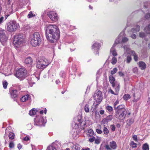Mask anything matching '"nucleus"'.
Wrapping results in <instances>:
<instances>
[{"label":"nucleus","instance_id":"nucleus-36","mask_svg":"<svg viewBox=\"0 0 150 150\" xmlns=\"http://www.w3.org/2000/svg\"><path fill=\"white\" fill-rule=\"evenodd\" d=\"M130 98V96L129 94H125L123 96V98L125 100H127Z\"/></svg>","mask_w":150,"mask_h":150},{"label":"nucleus","instance_id":"nucleus-44","mask_svg":"<svg viewBox=\"0 0 150 150\" xmlns=\"http://www.w3.org/2000/svg\"><path fill=\"white\" fill-rule=\"evenodd\" d=\"M46 150H56V148L52 146H49Z\"/></svg>","mask_w":150,"mask_h":150},{"label":"nucleus","instance_id":"nucleus-19","mask_svg":"<svg viewBox=\"0 0 150 150\" xmlns=\"http://www.w3.org/2000/svg\"><path fill=\"white\" fill-rule=\"evenodd\" d=\"M30 97V95L29 94L24 96L21 98V101L22 102H25L28 100Z\"/></svg>","mask_w":150,"mask_h":150},{"label":"nucleus","instance_id":"nucleus-54","mask_svg":"<svg viewBox=\"0 0 150 150\" xmlns=\"http://www.w3.org/2000/svg\"><path fill=\"white\" fill-rule=\"evenodd\" d=\"M132 138L133 140L136 142L137 141V135H135L132 137Z\"/></svg>","mask_w":150,"mask_h":150},{"label":"nucleus","instance_id":"nucleus-1","mask_svg":"<svg viewBox=\"0 0 150 150\" xmlns=\"http://www.w3.org/2000/svg\"><path fill=\"white\" fill-rule=\"evenodd\" d=\"M46 36L47 40L51 43L56 42L60 36L58 28L55 25L49 24L45 28Z\"/></svg>","mask_w":150,"mask_h":150},{"label":"nucleus","instance_id":"nucleus-17","mask_svg":"<svg viewBox=\"0 0 150 150\" xmlns=\"http://www.w3.org/2000/svg\"><path fill=\"white\" fill-rule=\"evenodd\" d=\"M139 67L142 70L144 69L146 67L145 63L143 62L140 61L138 62Z\"/></svg>","mask_w":150,"mask_h":150},{"label":"nucleus","instance_id":"nucleus-12","mask_svg":"<svg viewBox=\"0 0 150 150\" xmlns=\"http://www.w3.org/2000/svg\"><path fill=\"white\" fill-rule=\"evenodd\" d=\"M109 81L113 87H114L117 83H118L117 82L115 81V79L114 77L112 75H110L109 77Z\"/></svg>","mask_w":150,"mask_h":150},{"label":"nucleus","instance_id":"nucleus-16","mask_svg":"<svg viewBox=\"0 0 150 150\" xmlns=\"http://www.w3.org/2000/svg\"><path fill=\"white\" fill-rule=\"evenodd\" d=\"M124 48L128 53L131 54L133 56L136 54L135 51L134 50H131L129 47H126L125 46Z\"/></svg>","mask_w":150,"mask_h":150},{"label":"nucleus","instance_id":"nucleus-59","mask_svg":"<svg viewBox=\"0 0 150 150\" xmlns=\"http://www.w3.org/2000/svg\"><path fill=\"white\" fill-rule=\"evenodd\" d=\"M101 115L104 114V111L103 110H101L99 111Z\"/></svg>","mask_w":150,"mask_h":150},{"label":"nucleus","instance_id":"nucleus-11","mask_svg":"<svg viewBox=\"0 0 150 150\" xmlns=\"http://www.w3.org/2000/svg\"><path fill=\"white\" fill-rule=\"evenodd\" d=\"M47 15L51 21H56L58 20V16L57 14L54 11H50L47 13Z\"/></svg>","mask_w":150,"mask_h":150},{"label":"nucleus","instance_id":"nucleus-34","mask_svg":"<svg viewBox=\"0 0 150 150\" xmlns=\"http://www.w3.org/2000/svg\"><path fill=\"white\" fill-rule=\"evenodd\" d=\"M130 145L133 148H136L137 146V144L134 143V142L132 141L130 142Z\"/></svg>","mask_w":150,"mask_h":150},{"label":"nucleus","instance_id":"nucleus-4","mask_svg":"<svg viewBox=\"0 0 150 150\" xmlns=\"http://www.w3.org/2000/svg\"><path fill=\"white\" fill-rule=\"evenodd\" d=\"M27 71L24 68H21L16 71L15 76L21 80L24 79L27 76Z\"/></svg>","mask_w":150,"mask_h":150},{"label":"nucleus","instance_id":"nucleus-10","mask_svg":"<svg viewBox=\"0 0 150 150\" xmlns=\"http://www.w3.org/2000/svg\"><path fill=\"white\" fill-rule=\"evenodd\" d=\"M117 147V144L114 141L110 142L109 145H106L105 146V147L107 150H114Z\"/></svg>","mask_w":150,"mask_h":150},{"label":"nucleus","instance_id":"nucleus-53","mask_svg":"<svg viewBox=\"0 0 150 150\" xmlns=\"http://www.w3.org/2000/svg\"><path fill=\"white\" fill-rule=\"evenodd\" d=\"M14 144L12 142H10L9 144V147L10 148H12L14 147Z\"/></svg>","mask_w":150,"mask_h":150},{"label":"nucleus","instance_id":"nucleus-9","mask_svg":"<svg viewBox=\"0 0 150 150\" xmlns=\"http://www.w3.org/2000/svg\"><path fill=\"white\" fill-rule=\"evenodd\" d=\"M125 34V33L124 32H122L120 34L118 38L115 40V43H116V44H117L120 42H127L128 40V39L126 37H122V40H121V38H120L121 36L124 35Z\"/></svg>","mask_w":150,"mask_h":150},{"label":"nucleus","instance_id":"nucleus-18","mask_svg":"<svg viewBox=\"0 0 150 150\" xmlns=\"http://www.w3.org/2000/svg\"><path fill=\"white\" fill-rule=\"evenodd\" d=\"M116 43H115L113 44L112 47L111 48L110 52L114 56H116L117 55V54L116 51V50L115 49V47Z\"/></svg>","mask_w":150,"mask_h":150},{"label":"nucleus","instance_id":"nucleus-51","mask_svg":"<svg viewBox=\"0 0 150 150\" xmlns=\"http://www.w3.org/2000/svg\"><path fill=\"white\" fill-rule=\"evenodd\" d=\"M132 71L134 73H137L138 71V69L137 67H134L132 69Z\"/></svg>","mask_w":150,"mask_h":150},{"label":"nucleus","instance_id":"nucleus-2","mask_svg":"<svg viewBox=\"0 0 150 150\" xmlns=\"http://www.w3.org/2000/svg\"><path fill=\"white\" fill-rule=\"evenodd\" d=\"M114 116L120 120H123L125 119L126 114V111L124 105H120L115 109Z\"/></svg>","mask_w":150,"mask_h":150},{"label":"nucleus","instance_id":"nucleus-47","mask_svg":"<svg viewBox=\"0 0 150 150\" xmlns=\"http://www.w3.org/2000/svg\"><path fill=\"white\" fill-rule=\"evenodd\" d=\"M92 137V138H90L89 139V141L90 142H92L94 141H95V137H94L93 136V137Z\"/></svg>","mask_w":150,"mask_h":150},{"label":"nucleus","instance_id":"nucleus-5","mask_svg":"<svg viewBox=\"0 0 150 150\" xmlns=\"http://www.w3.org/2000/svg\"><path fill=\"white\" fill-rule=\"evenodd\" d=\"M50 63L47 59L40 58L37 61L36 67L38 69H42L46 67Z\"/></svg>","mask_w":150,"mask_h":150},{"label":"nucleus","instance_id":"nucleus-15","mask_svg":"<svg viewBox=\"0 0 150 150\" xmlns=\"http://www.w3.org/2000/svg\"><path fill=\"white\" fill-rule=\"evenodd\" d=\"M11 97L15 98L18 96L17 91L16 90H11L10 91Z\"/></svg>","mask_w":150,"mask_h":150},{"label":"nucleus","instance_id":"nucleus-3","mask_svg":"<svg viewBox=\"0 0 150 150\" xmlns=\"http://www.w3.org/2000/svg\"><path fill=\"white\" fill-rule=\"evenodd\" d=\"M42 42V38L39 33H34L32 35L30 41V44L33 46L35 47L40 45Z\"/></svg>","mask_w":150,"mask_h":150},{"label":"nucleus","instance_id":"nucleus-35","mask_svg":"<svg viewBox=\"0 0 150 150\" xmlns=\"http://www.w3.org/2000/svg\"><path fill=\"white\" fill-rule=\"evenodd\" d=\"M117 62V59L116 58L113 57L111 60V63L112 64H115Z\"/></svg>","mask_w":150,"mask_h":150},{"label":"nucleus","instance_id":"nucleus-32","mask_svg":"<svg viewBox=\"0 0 150 150\" xmlns=\"http://www.w3.org/2000/svg\"><path fill=\"white\" fill-rule=\"evenodd\" d=\"M113 118V115H110L107 116L105 117V118L108 122H109L112 120Z\"/></svg>","mask_w":150,"mask_h":150},{"label":"nucleus","instance_id":"nucleus-26","mask_svg":"<svg viewBox=\"0 0 150 150\" xmlns=\"http://www.w3.org/2000/svg\"><path fill=\"white\" fill-rule=\"evenodd\" d=\"M142 149L143 150H149V145L146 143L144 144L142 146Z\"/></svg>","mask_w":150,"mask_h":150},{"label":"nucleus","instance_id":"nucleus-55","mask_svg":"<svg viewBox=\"0 0 150 150\" xmlns=\"http://www.w3.org/2000/svg\"><path fill=\"white\" fill-rule=\"evenodd\" d=\"M145 17L147 19L150 17V14L149 13H148L146 14L145 16Z\"/></svg>","mask_w":150,"mask_h":150},{"label":"nucleus","instance_id":"nucleus-14","mask_svg":"<svg viewBox=\"0 0 150 150\" xmlns=\"http://www.w3.org/2000/svg\"><path fill=\"white\" fill-rule=\"evenodd\" d=\"M36 125L40 126H44V121L42 117H40L38 120L35 123Z\"/></svg>","mask_w":150,"mask_h":150},{"label":"nucleus","instance_id":"nucleus-37","mask_svg":"<svg viewBox=\"0 0 150 150\" xmlns=\"http://www.w3.org/2000/svg\"><path fill=\"white\" fill-rule=\"evenodd\" d=\"M117 69L116 68H114L112 70H111L110 71V74L111 75L114 74H115L117 71Z\"/></svg>","mask_w":150,"mask_h":150},{"label":"nucleus","instance_id":"nucleus-58","mask_svg":"<svg viewBox=\"0 0 150 150\" xmlns=\"http://www.w3.org/2000/svg\"><path fill=\"white\" fill-rule=\"evenodd\" d=\"M136 35L134 34H133L131 35V37L133 39H135L136 38Z\"/></svg>","mask_w":150,"mask_h":150},{"label":"nucleus","instance_id":"nucleus-57","mask_svg":"<svg viewBox=\"0 0 150 150\" xmlns=\"http://www.w3.org/2000/svg\"><path fill=\"white\" fill-rule=\"evenodd\" d=\"M30 138L28 137H26L24 138V140L25 141H28L29 140Z\"/></svg>","mask_w":150,"mask_h":150},{"label":"nucleus","instance_id":"nucleus-39","mask_svg":"<svg viewBox=\"0 0 150 150\" xmlns=\"http://www.w3.org/2000/svg\"><path fill=\"white\" fill-rule=\"evenodd\" d=\"M132 60V58L130 56H128L126 58V62L127 63H129Z\"/></svg>","mask_w":150,"mask_h":150},{"label":"nucleus","instance_id":"nucleus-63","mask_svg":"<svg viewBox=\"0 0 150 150\" xmlns=\"http://www.w3.org/2000/svg\"><path fill=\"white\" fill-rule=\"evenodd\" d=\"M10 128H11V127H10L9 126V127H8L6 128V132H9V131H8V129H10Z\"/></svg>","mask_w":150,"mask_h":150},{"label":"nucleus","instance_id":"nucleus-29","mask_svg":"<svg viewBox=\"0 0 150 150\" xmlns=\"http://www.w3.org/2000/svg\"><path fill=\"white\" fill-rule=\"evenodd\" d=\"M36 112L37 111L35 109H33L30 111L29 114L31 116L33 115L36 114Z\"/></svg>","mask_w":150,"mask_h":150},{"label":"nucleus","instance_id":"nucleus-22","mask_svg":"<svg viewBox=\"0 0 150 150\" xmlns=\"http://www.w3.org/2000/svg\"><path fill=\"white\" fill-rule=\"evenodd\" d=\"M100 47V45L98 42L94 43L92 46V48L95 50H98Z\"/></svg>","mask_w":150,"mask_h":150},{"label":"nucleus","instance_id":"nucleus-30","mask_svg":"<svg viewBox=\"0 0 150 150\" xmlns=\"http://www.w3.org/2000/svg\"><path fill=\"white\" fill-rule=\"evenodd\" d=\"M147 34H150V24L148 26L146 27L144 29Z\"/></svg>","mask_w":150,"mask_h":150},{"label":"nucleus","instance_id":"nucleus-42","mask_svg":"<svg viewBox=\"0 0 150 150\" xmlns=\"http://www.w3.org/2000/svg\"><path fill=\"white\" fill-rule=\"evenodd\" d=\"M119 101L118 100H117L114 103V108L115 110L118 107V106L116 107V105L119 104Z\"/></svg>","mask_w":150,"mask_h":150},{"label":"nucleus","instance_id":"nucleus-56","mask_svg":"<svg viewBox=\"0 0 150 150\" xmlns=\"http://www.w3.org/2000/svg\"><path fill=\"white\" fill-rule=\"evenodd\" d=\"M134 97V99L135 100H136V101L138 100L139 99V98L140 97V96H139V97H138V98H137L135 96V93L133 95Z\"/></svg>","mask_w":150,"mask_h":150},{"label":"nucleus","instance_id":"nucleus-33","mask_svg":"<svg viewBox=\"0 0 150 150\" xmlns=\"http://www.w3.org/2000/svg\"><path fill=\"white\" fill-rule=\"evenodd\" d=\"M8 136L10 139H13L14 138V134L13 133L10 132Z\"/></svg>","mask_w":150,"mask_h":150},{"label":"nucleus","instance_id":"nucleus-45","mask_svg":"<svg viewBox=\"0 0 150 150\" xmlns=\"http://www.w3.org/2000/svg\"><path fill=\"white\" fill-rule=\"evenodd\" d=\"M108 122H109L105 118L103 119L102 121V123L104 124H108Z\"/></svg>","mask_w":150,"mask_h":150},{"label":"nucleus","instance_id":"nucleus-48","mask_svg":"<svg viewBox=\"0 0 150 150\" xmlns=\"http://www.w3.org/2000/svg\"><path fill=\"white\" fill-rule=\"evenodd\" d=\"M139 36L140 37L143 38L145 36V34L143 32H141L139 33Z\"/></svg>","mask_w":150,"mask_h":150},{"label":"nucleus","instance_id":"nucleus-52","mask_svg":"<svg viewBox=\"0 0 150 150\" xmlns=\"http://www.w3.org/2000/svg\"><path fill=\"white\" fill-rule=\"evenodd\" d=\"M96 131L97 133L100 134H102L103 132L100 129H96Z\"/></svg>","mask_w":150,"mask_h":150},{"label":"nucleus","instance_id":"nucleus-23","mask_svg":"<svg viewBox=\"0 0 150 150\" xmlns=\"http://www.w3.org/2000/svg\"><path fill=\"white\" fill-rule=\"evenodd\" d=\"M140 30V27L138 25H137L134 28H132L131 31L133 33H135L139 31Z\"/></svg>","mask_w":150,"mask_h":150},{"label":"nucleus","instance_id":"nucleus-64","mask_svg":"<svg viewBox=\"0 0 150 150\" xmlns=\"http://www.w3.org/2000/svg\"><path fill=\"white\" fill-rule=\"evenodd\" d=\"M81 150H90V149L89 148H87L85 149H82Z\"/></svg>","mask_w":150,"mask_h":150},{"label":"nucleus","instance_id":"nucleus-7","mask_svg":"<svg viewBox=\"0 0 150 150\" xmlns=\"http://www.w3.org/2000/svg\"><path fill=\"white\" fill-rule=\"evenodd\" d=\"M7 30L9 32H12L16 31L18 28V24L15 21H10L6 24Z\"/></svg>","mask_w":150,"mask_h":150},{"label":"nucleus","instance_id":"nucleus-62","mask_svg":"<svg viewBox=\"0 0 150 150\" xmlns=\"http://www.w3.org/2000/svg\"><path fill=\"white\" fill-rule=\"evenodd\" d=\"M55 82L56 84H58L59 83H60V81L58 79Z\"/></svg>","mask_w":150,"mask_h":150},{"label":"nucleus","instance_id":"nucleus-43","mask_svg":"<svg viewBox=\"0 0 150 150\" xmlns=\"http://www.w3.org/2000/svg\"><path fill=\"white\" fill-rule=\"evenodd\" d=\"M35 15H33L32 11H30L28 15V18H30L33 16H35Z\"/></svg>","mask_w":150,"mask_h":150},{"label":"nucleus","instance_id":"nucleus-61","mask_svg":"<svg viewBox=\"0 0 150 150\" xmlns=\"http://www.w3.org/2000/svg\"><path fill=\"white\" fill-rule=\"evenodd\" d=\"M118 74L119 75L121 76H122L124 75L123 73L121 71L119 72Z\"/></svg>","mask_w":150,"mask_h":150},{"label":"nucleus","instance_id":"nucleus-27","mask_svg":"<svg viewBox=\"0 0 150 150\" xmlns=\"http://www.w3.org/2000/svg\"><path fill=\"white\" fill-rule=\"evenodd\" d=\"M84 110L86 113H88L89 112L90 108L89 105L86 104L84 106Z\"/></svg>","mask_w":150,"mask_h":150},{"label":"nucleus","instance_id":"nucleus-20","mask_svg":"<svg viewBox=\"0 0 150 150\" xmlns=\"http://www.w3.org/2000/svg\"><path fill=\"white\" fill-rule=\"evenodd\" d=\"M7 37L6 36L5 34L0 36V41L2 43L6 41L7 40Z\"/></svg>","mask_w":150,"mask_h":150},{"label":"nucleus","instance_id":"nucleus-46","mask_svg":"<svg viewBox=\"0 0 150 150\" xmlns=\"http://www.w3.org/2000/svg\"><path fill=\"white\" fill-rule=\"evenodd\" d=\"M7 18L6 17V18L4 19V17L2 16L0 18V24H1L2 23H3L4 21Z\"/></svg>","mask_w":150,"mask_h":150},{"label":"nucleus","instance_id":"nucleus-49","mask_svg":"<svg viewBox=\"0 0 150 150\" xmlns=\"http://www.w3.org/2000/svg\"><path fill=\"white\" fill-rule=\"evenodd\" d=\"M110 127L112 131H114L115 129V125H112L110 126Z\"/></svg>","mask_w":150,"mask_h":150},{"label":"nucleus","instance_id":"nucleus-25","mask_svg":"<svg viewBox=\"0 0 150 150\" xmlns=\"http://www.w3.org/2000/svg\"><path fill=\"white\" fill-rule=\"evenodd\" d=\"M134 121V120L132 118L128 119L127 120V125L128 126H130L133 123Z\"/></svg>","mask_w":150,"mask_h":150},{"label":"nucleus","instance_id":"nucleus-6","mask_svg":"<svg viewBox=\"0 0 150 150\" xmlns=\"http://www.w3.org/2000/svg\"><path fill=\"white\" fill-rule=\"evenodd\" d=\"M25 40V37L23 35H15L14 38L13 43L17 47L21 45Z\"/></svg>","mask_w":150,"mask_h":150},{"label":"nucleus","instance_id":"nucleus-60","mask_svg":"<svg viewBox=\"0 0 150 150\" xmlns=\"http://www.w3.org/2000/svg\"><path fill=\"white\" fill-rule=\"evenodd\" d=\"M17 147H18V148L19 149H21L22 148V145L20 144H19L18 145Z\"/></svg>","mask_w":150,"mask_h":150},{"label":"nucleus","instance_id":"nucleus-21","mask_svg":"<svg viewBox=\"0 0 150 150\" xmlns=\"http://www.w3.org/2000/svg\"><path fill=\"white\" fill-rule=\"evenodd\" d=\"M87 134L88 137H93L94 135V133L92 129H89L87 132Z\"/></svg>","mask_w":150,"mask_h":150},{"label":"nucleus","instance_id":"nucleus-40","mask_svg":"<svg viewBox=\"0 0 150 150\" xmlns=\"http://www.w3.org/2000/svg\"><path fill=\"white\" fill-rule=\"evenodd\" d=\"M101 141V139L100 137H98L96 139H95V143L97 144H98Z\"/></svg>","mask_w":150,"mask_h":150},{"label":"nucleus","instance_id":"nucleus-38","mask_svg":"<svg viewBox=\"0 0 150 150\" xmlns=\"http://www.w3.org/2000/svg\"><path fill=\"white\" fill-rule=\"evenodd\" d=\"M3 85L4 89L6 88L8 85V83L7 81H3Z\"/></svg>","mask_w":150,"mask_h":150},{"label":"nucleus","instance_id":"nucleus-50","mask_svg":"<svg viewBox=\"0 0 150 150\" xmlns=\"http://www.w3.org/2000/svg\"><path fill=\"white\" fill-rule=\"evenodd\" d=\"M134 57V59L135 61H137L138 59V57L137 55L136 54L133 56Z\"/></svg>","mask_w":150,"mask_h":150},{"label":"nucleus","instance_id":"nucleus-28","mask_svg":"<svg viewBox=\"0 0 150 150\" xmlns=\"http://www.w3.org/2000/svg\"><path fill=\"white\" fill-rule=\"evenodd\" d=\"M104 134L105 135H108L109 132L108 129L104 125V127L103 129Z\"/></svg>","mask_w":150,"mask_h":150},{"label":"nucleus","instance_id":"nucleus-13","mask_svg":"<svg viewBox=\"0 0 150 150\" xmlns=\"http://www.w3.org/2000/svg\"><path fill=\"white\" fill-rule=\"evenodd\" d=\"M33 62V60L31 57H28L25 58V63L29 66H31Z\"/></svg>","mask_w":150,"mask_h":150},{"label":"nucleus","instance_id":"nucleus-41","mask_svg":"<svg viewBox=\"0 0 150 150\" xmlns=\"http://www.w3.org/2000/svg\"><path fill=\"white\" fill-rule=\"evenodd\" d=\"M108 92L109 93H110L116 96L118 95L115 92H114V91L111 89H109L108 90Z\"/></svg>","mask_w":150,"mask_h":150},{"label":"nucleus","instance_id":"nucleus-24","mask_svg":"<svg viewBox=\"0 0 150 150\" xmlns=\"http://www.w3.org/2000/svg\"><path fill=\"white\" fill-rule=\"evenodd\" d=\"M115 92L118 95V93L119 91L120 90V84L119 83H117L115 86Z\"/></svg>","mask_w":150,"mask_h":150},{"label":"nucleus","instance_id":"nucleus-8","mask_svg":"<svg viewBox=\"0 0 150 150\" xmlns=\"http://www.w3.org/2000/svg\"><path fill=\"white\" fill-rule=\"evenodd\" d=\"M93 97L94 100L98 103L96 105V106H97L100 103L102 100L103 97L101 92L99 91H98L97 93H95L93 95Z\"/></svg>","mask_w":150,"mask_h":150},{"label":"nucleus","instance_id":"nucleus-31","mask_svg":"<svg viewBox=\"0 0 150 150\" xmlns=\"http://www.w3.org/2000/svg\"><path fill=\"white\" fill-rule=\"evenodd\" d=\"M105 109L109 112H111L113 110L112 107L110 105L107 106L105 107Z\"/></svg>","mask_w":150,"mask_h":150}]
</instances>
